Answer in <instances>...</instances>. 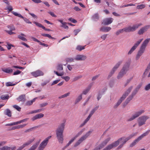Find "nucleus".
Returning <instances> with one entry per match:
<instances>
[{"label": "nucleus", "instance_id": "obj_1", "mask_svg": "<svg viewBox=\"0 0 150 150\" xmlns=\"http://www.w3.org/2000/svg\"><path fill=\"white\" fill-rule=\"evenodd\" d=\"M137 134V133H132L130 134L128 137L126 138L125 139L124 137H122L119 139L117 140L111 144L108 145L107 147L104 149L103 150H110L113 147H115L117 146L119 144V143L122 140V144L124 145L127 141H128L133 137L135 136Z\"/></svg>", "mask_w": 150, "mask_h": 150}, {"label": "nucleus", "instance_id": "obj_2", "mask_svg": "<svg viewBox=\"0 0 150 150\" xmlns=\"http://www.w3.org/2000/svg\"><path fill=\"white\" fill-rule=\"evenodd\" d=\"M66 120H64L63 122L61 123L56 129L55 133L59 143L62 144L64 141L63 133L65 129Z\"/></svg>", "mask_w": 150, "mask_h": 150}, {"label": "nucleus", "instance_id": "obj_3", "mask_svg": "<svg viewBox=\"0 0 150 150\" xmlns=\"http://www.w3.org/2000/svg\"><path fill=\"white\" fill-rule=\"evenodd\" d=\"M150 38L147 39L145 40L142 44L139 50L138 51L136 57V60H138L140 57L144 52L145 48L148 44Z\"/></svg>", "mask_w": 150, "mask_h": 150}, {"label": "nucleus", "instance_id": "obj_4", "mask_svg": "<svg viewBox=\"0 0 150 150\" xmlns=\"http://www.w3.org/2000/svg\"><path fill=\"white\" fill-rule=\"evenodd\" d=\"M141 87V85L139 84L135 88L132 92L131 94L126 100L123 103V107H125L131 100L137 94Z\"/></svg>", "mask_w": 150, "mask_h": 150}, {"label": "nucleus", "instance_id": "obj_5", "mask_svg": "<svg viewBox=\"0 0 150 150\" xmlns=\"http://www.w3.org/2000/svg\"><path fill=\"white\" fill-rule=\"evenodd\" d=\"M130 65V61H127L125 63L117 76V78L118 79L121 78L126 74L127 72L129 70Z\"/></svg>", "mask_w": 150, "mask_h": 150}, {"label": "nucleus", "instance_id": "obj_6", "mask_svg": "<svg viewBox=\"0 0 150 150\" xmlns=\"http://www.w3.org/2000/svg\"><path fill=\"white\" fill-rule=\"evenodd\" d=\"M133 88V86H131L129 87L123 94L122 97L118 100L117 103L120 105L122 101L126 98L131 92Z\"/></svg>", "mask_w": 150, "mask_h": 150}, {"label": "nucleus", "instance_id": "obj_7", "mask_svg": "<svg viewBox=\"0 0 150 150\" xmlns=\"http://www.w3.org/2000/svg\"><path fill=\"white\" fill-rule=\"evenodd\" d=\"M142 23L136 24L133 25L132 26H129L128 27H126L123 28L124 32H130L135 31L139 26L142 25Z\"/></svg>", "mask_w": 150, "mask_h": 150}, {"label": "nucleus", "instance_id": "obj_8", "mask_svg": "<svg viewBox=\"0 0 150 150\" xmlns=\"http://www.w3.org/2000/svg\"><path fill=\"white\" fill-rule=\"evenodd\" d=\"M150 132V130H149L146 132L144 133L141 136H139L130 145V147H132L135 146L138 142L140 140L142 139L143 138L147 135Z\"/></svg>", "mask_w": 150, "mask_h": 150}, {"label": "nucleus", "instance_id": "obj_9", "mask_svg": "<svg viewBox=\"0 0 150 150\" xmlns=\"http://www.w3.org/2000/svg\"><path fill=\"white\" fill-rule=\"evenodd\" d=\"M92 132V131H89L87 132L86 134L82 136L78 141L76 142L74 145V147H76L79 145L83 141L86 140L90 135Z\"/></svg>", "mask_w": 150, "mask_h": 150}, {"label": "nucleus", "instance_id": "obj_10", "mask_svg": "<svg viewBox=\"0 0 150 150\" xmlns=\"http://www.w3.org/2000/svg\"><path fill=\"white\" fill-rule=\"evenodd\" d=\"M149 118V117L147 115H143L139 117L137 120L139 126L140 127L145 125L146 121Z\"/></svg>", "mask_w": 150, "mask_h": 150}, {"label": "nucleus", "instance_id": "obj_11", "mask_svg": "<svg viewBox=\"0 0 150 150\" xmlns=\"http://www.w3.org/2000/svg\"><path fill=\"white\" fill-rule=\"evenodd\" d=\"M52 136H49L44 140L40 144L38 149L37 150H43L45 148L49 141V140L50 139Z\"/></svg>", "mask_w": 150, "mask_h": 150}, {"label": "nucleus", "instance_id": "obj_12", "mask_svg": "<svg viewBox=\"0 0 150 150\" xmlns=\"http://www.w3.org/2000/svg\"><path fill=\"white\" fill-rule=\"evenodd\" d=\"M52 136H49L44 140L40 144L38 149L37 150H43L45 148L49 141V140L50 139Z\"/></svg>", "mask_w": 150, "mask_h": 150}, {"label": "nucleus", "instance_id": "obj_13", "mask_svg": "<svg viewBox=\"0 0 150 150\" xmlns=\"http://www.w3.org/2000/svg\"><path fill=\"white\" fill-rule=\"evenodd\" d=\"M144 111L143 110H141L135 112V113L131 117L127 119V121L128 122H130L136 118H137L139 116L141 115L142 113H144Z\"/></svg>", "mask_w": 150, "mask_h": 150}, {"label": "nucleus", "instance_id": "obj_14", "mask_svg": "<svg viewBox=\"0 0 150 150\" xmlns=\"http://www.w3.org/2000/svg\"><path fill=\"white\" fill-rule=\"evenodd\" d=\"M122 61H120L118 62L113 68L111 71L109 73L108 76V79H109L112 76L113 74H114L115 71H116L117 69L119 67L120 65L122 64Z\"/></svg>", "mask_w": 150, "mask_h": 150}, {"label": "nucleus", "instance_id": "obj_15", "mask_svg": "<svg viewBox=\"0 0 150 150\" xmlns=\"http://www.w3.org/2000/svg\"><path fill=\"white\" fill-rule=\"evenodd\" d=\"M143 39H141L137 41V42L134 44V45L131 48L130 50L129 51L128 54H131L138 46L141 42L143 40Z\"/></svg>", "mask_w": 150, "mask_h": 150}, {"label": "nucleus", "instance_id": "obj_16", "mask_svg": "<svg viewBox=\"0 0 150 150\" xmlns=\"http://www.w3.org/2000/svg\"><path fill=\"white\" fill-rule=\"evenodd\" d=\"M54 73L56 74L58 76H62L61 78L64 79L66 81H68L70 79V78L69 76H62L64 74V72L63 71H62V72H60V73H59L57 71H54Z\"/></svg>", "mask_w": 150, "mask_h": 150}, {"label": "nucleus", "instance_id": "obj_17", "mask_svg": "<svg viewBox=\"0 0 150 150\" xmlns=\"http://www.w3.org/2000/svg\"><path fill=\"white\" fill-rule=\"evenodd\" d=\"M12 13L15 16H18L19 17L23 19L24 21L26 23H31V22H30L28 19L25 18L23 17V16L21 14H18V13L13 11H12Z\"/></svg>", "mask_w": 150, "mask_h": 150}, {"label": "nucleus", "instance_id": "obj_18", "mask_svg": "<svg viewBox=\"0 0 150 150\" xmlns=\"http://www.w3.org/2000/svg\"><path fill=\"white\" fill-rule=\"evenodd\" d=\"M113 19L111 18H107L103 20L102 24L104 25H108L111 24L113 21Z\"/></svg>", "mask_w": 150, "mask_h": 150}, {"label": "nucleus", "instance_id": "obj_19", "mask_svg": "<svg viewBox=\"0 0 150 150\" xmlns=\"http://www.w3.org/2000/svg\"><path fill=\"white\" fill-rule=\"evenodd\" d=\"M31 74L33 76L35 77L43 76L44 75L42 71L39 70L32 72Z\"/></svg>", "mask_w": 150, "mask_h": 150}, {"label": "nucleus", "instance_id": "obj_20", "mask_svg": "<svg viewBox=\"0 0 150 150\" xmlns=\"http://www.w3.org/2000/svg\"><path fill=\"white\" fill-rule=\"evenodd\" d=\"M34 140V139H31L29 140L28 142L24 144L23 145L19 147L16 150H22L26 146L32 143Z\"/></svg>", "mask_w": 150, "mask_h": 150}, {"label": "nucleus", "instance_id": "obj_21", "mask_svg": "<svg viewBox=\"0 0 150 150\" xmlns=\"http://www.w3.org/2000/svg\"><path fill=\"white\" fill-rule=\"evenodd\" d=\"M150 27V25L145 26L140 29L138 32V34L140 35H142Z\"/></svg>", "mask_w": 150, "mask_h": 150}, {"label": "nucleus", "instance_id": "obj_22", "mask_svg": "<svg viewBox=\"0 0 150 150\" xmlns=\"http://www.w3.org/2000/svg\"><path fill=\"white\" fill-rule=\"evenodd\" d=\"M87 58L86 56L83 55H77L75 58V59L77 61L84 60Z\"/></svg>", "mask_w": 150, "mask_h": 150}, {"label": "nucleus", "instance_id": "obj_23", "mask_svg": "<svg viewBox=\"0 0 150 150\" xmlns=\"http://www.w3.org/2000/svg\"><path fill=\"white\" fill-rule=\"evenodd\" d=\"M110 138L109 137L105 139L98 146L100 148V149H102L103 147L105 146L107 143L109 142L110 140Z\"/></svg>", "mask_w": 150, "mask_h": 150}, {"label": "nucleus", "instance_id": "obj_24", "mask_svg": "<svg viewBox=\"0 0 150 150\" xmlns=\"http://www.w3.org/2000/svg\"><path fill=\"white\" fill-rule=\"evenodd\" d=\"M110 138L109 137L105 139L98 146L100 148V149H102L103 147L105 146L107 143L109 142L110 140Z\"/></svg>", "mask_w": 150, "mask_h": 150}, {"label": "nucleus", "instance_id": "obj_25", "mask_svg": "<svg viewBox=\"0 0 150 150\" xmlns=\"http://www.w3.org/2000/svg\"><path fill=\"white\" fill-rule=\"evenodd\" d=\"M110 138L109 137L105 139L98 146L100 148V149H102L103 147L105 146L107 143L109 142L110 140Z\"/></svg>", "mask_w": 150, "mask_h": 150}, {"label": "nucleus", "instance_id": "obj_26", "mask_svg": "<svg viewBox=\"0 0 150 150\" xmlns=\"http://www.w3.org/2000/svg\"><path fill=\"white\" fill-rule=\"evenodd\" d=\"M44 116V115L43 114L41 113H39L33 117L32 118L31 120L33 121L42 118Z\"/></svg>", "mask_w": 150, "mask_h": 150}, {"label": "nucleus", "instance_id": "obj_27", "mask_svg": "<svg viewBox=\"0 0 150 150\" xmlns=\"http://www.w3.org/2000/svg\"><path fill=\"white\" fill-rule=\"evenodd\" d=\"M99 108V106H98L92 109L89 115L87 118V119L89 120H90L91 117L92 116L93 114L95 113V112Z\"/></svg>", "mask_w": 150, "mask_h": 150}, {"label": "nucleus", "instance_id": "obj_28", "mask_svg": "<svg viewBox=\"0 0 150 150\" xmlns=\"http://www.w3.org/2000/svg\"><path fill=\"white\" fill-rule=\"evenodd\" d=\"M17 99L19 101L25 102L26 100L25 95L23 94L20 96Z\"/></svg>", "mask_w": 150, "mask_h": 150}, {"label": "nucleus", "instance_id": "obj_29", "mask_svg": "<svg viewBox=\"0 0 150 150\" xmlns=\"http://www.w3.org/2000/svg\"><path fill=\"white\" fill-rule=\"evenodd\" d=\"M111 28L109 27H103L100 29V30L103 32H108L111 29Z\"/></svg>", "mask_w": 150, "mask_h": 150}, {"label": "nucleus", "instance_id": "obj_30", "mask_svg": "<svg viewBox=\"0 0 150 150\" xmlns=\"http://www.w3.org/2000/svg\"><path fill=\"white\" fill-rule=\"evenodd\" d=\"M37 98H35L31 100H28L25 103V105L26 106H30L32 105L33 103L35 102Z\"/></svg>", "mask_w": 150, "mask_h": 150}, {"label": "nucleus", "instance_id": "obj_31", "mask_svg": "<svg viewBox=\"0 0 150 150\" xmlns=\"http://www.w3.org/2000/svg\"><path fill=\"white\" fill-rule=\"evenodd\" d=\"M150 69V61L149 64H148L146 68L145 69V71L143 74V75L145 76L148 73V72L149 71Z\"/></svg>", "mask_w": 150, "mask_h": 150}, {"label": "nucleus", "instance_id": "obj_32", "mask_svg": "<svg viewBox=\"0 0 150 150\" xmlns=\"http://www.w3.org/2000/svg\"><path fill=\"white\" fill-rule=\"evenodd\" d=\"M4 114L9 117H11V111L8 109H6L4 112Z\"/></svg>", "mask_w": 150, "mask_h": 150}, {"label": "nucleus", "instance_id": "obj_33", "mask_svg": "<svg viewBox=\"0 0 150 150\" xmlns=\"http://www.w3.org/2000/svg\"><path fill=\"white\" fill-rule=\"evenodd\" d=\"M39 144V142L33 144L30 149V150H35L38 146Z\"/></svg>", "mask_w": 150, "mask_h": 150}, {"label": "nucleus", "instance_id": "obj_34", "mask_svg": "<svg viewBox=\"0 0 150 150\" xmlns=\"http://www.w3.org/2000/svg\"><path fill=\"white\" fill-rule=\"evenodd\" d=\"M2 71L6 73H10L13 72V70L12 69H10L9 68H8L4 69H3Z\"/></svg>", "mask_w": 150, "mask_h": 150}, {"label": "nucleus", "instance_id": "obj_35", "mask_svg": "<svg viewBox=\"0 0 150 150\" xmlns=\"http://www.w3.org/2000/svg\"><path fill=\"white\" fill-rule=\"evenodd\" d=\"M21 35H18V37L19 39H21V40L24 41H27V39L24 37H23V36H25L23 34L21 33Z\"/></svg>", "mask_w": 150, "mask_h": 150}, {"label": "nucleus", "instance_id": "obj_36", "mask_svg": "<svg viewBox=\"0 0 150 150\" xmlns=\"http://www.w3.org/2000/svg\"><path fill=\"white\" fill-rule=\"evenodd\" d=\"M85 46H82L80 45H78L76 47V49L79 51H81L82 50L85 49Z\"/></svg>", "mask_w": 150, "mask_h": 150}, {"label": "nucleus", "instance_id": "obj_37", "mask_svg": "<svg viewBox=\"0 0 150 150\" xmlns=\"http://www.w3.org/2000/svg\"><path fill=\"white\" fill-rule=\"evenodd\" d=\"M74 59L75 58L71 57L67 58L65 59V60L67 62H74Z\"/></svg>", "mask_w": 150, "mask_h": 150}, {"label": "nucleus", "instance_id": "obj_38", "mask_svg": "<svg viewBox=\"0 0 150 150\" xmlns=\"http://www.w3.org/2000/svg\"><path fill=\"white\" fill-rule=\"evenodd\" d=\"M99 18L98 14L96 13L92 17V18L95 21L98 20Z\"/></svg>", "mask_w": 150, "mask_h": 150}, {"label": "nucleus", "instance_id": "obj_39", "mask_svg": "<svg viewBox=\"0 0 150 150\" xmlns=\"http://www.w3.org/2000/svg\"><path fill=\"white\" fill-rule=\"evenodd\" d=\"M82 94L79 95L75 100V104H76L82 99Z\"/></svg>", "mask_w": 150, "mask_h": 150}, {"label": "nucleus", "instance_id": "obj_40", "mask_svg": "<svg viewBox=\"0 0 150 150\" xmlns=\"http://www.w3.org/2000/svg\"><path fill=\"white\" fill-rule=\"evenodd\" d=\"M7 28L10 30L13 31L15 30L14 26L13 24H11L7 26Z\"/></svg>", "mask_w": 150, "mask_h": 150}, {"label": "nucleus", "instance_id": "obj_41", "mask_svg": "<svg viewBox=\"0 0 150 150\" xmlns=\"http://www.w3.org/2000/svg\"><path fill=\"white\" fill-rule=\"evenodd\" d=\"M20 124V121L12 123L10 124H8L6 125V126H13L18 124Z\"/></svg>", "mask_w": 150, "mask_h": 150}, {"label": "nucleus", "instance_id": "obj_42", "mask_svg": "<svg viewBox=\"0 0 150 150\" xmlns=\"http://www.w3.org/2000/svg\"><path fill=\"white\" fill-rule=\"evenodd\" d=\"M9 96L8 94L6 95H2L1 96V98L3 100H6L8 98Z\"/></svg>", "mask_w": 150, "mask_h": 150}, {"label": "nucleus", "instance_id": "obj_43", "mask_svg": "<svg viewBox=\"0 0 150 150\" xmlns=\"http://www.w3.org/2000/svg\"><path fill=\"white\" fill-rule=\"evenodd\" d=\"M57 69L59 71H60L61 70H63V67L62 65L61 64H58L57 67Z\"/></svg>", "mask_w": 150, "mask_h": 150}, {"label": "nucleus", "instance_id": "obj_44", "mask_svg": "<svg viewBox=\"0 0 150 150\" xmlns=\"http://www.w3.org/2000/svg\"><path fill=\"white\" fill-rule=\"evenodd\" d=\"M70 94V93L69 92H68L66 93H65L62 95L61 96L59 97H58L59 99H61L63 98H64L65 97H66L67 96H69Z\"/></svg>", "mask_w": 150, "mask_h": 150}, {"label": "nucleus", "instance_id": "obj_45", "mask_svg": "<svg viewBox=\"0 0 150 150\" xmlns=\"http://www.w3.org/2000/svg\"><path fill=\"white\" fill-rule=\"evenodd\" d=\"M90 88H91L90 87H88L87 88L83 91V93L81 94H86L89 92L90 89Z\"/></svg>", "mask_w": 150, "mask_h": 150}, {"label": "nucleus", "instance_id": "obj_46", "mask_svg": "<svg viewBox=\"0 0 150 150\" xmlns=\"http://www.w3.org/2000/svg\"><path fill=\"white\" fill-rule=\"evenodd\" d=\"M33 23L35 24L37 26L42 28V29H43L44 27L43 25H42L41 23H38L36 22H34Z\"/></svg>", "mask_w": 150, "mask_h": 150}, {"label": "nucleus", "instance_id": "obj_47", "mask_svg": "<svg viewBox=\"0 0 150 150\" xmlns=\"http://www.w3.org/2000/svg\"><path fill=\"white\" fill-rule=\"evenodd\" d=\"M31 38L35 42H36L39 43L40 45H42V44L43 43L41 42L40 41L38 40L37 39L35 38H34L32 37H31Z\"/></svg>", "mask_w": 150, "mask_h": 150}, {"label": "nucleus", "instance_id": "obj_48", "mask_svg": "<svg viewBox=\"0 0 150 150\" xmlns=\"http://www.w3.org/2000/svg\"><path fill=\"white\" fill-rule=\"evenodd\" d=\"M31 38L35 42H36L39 43L40 45H42V44L43 43L41 42L40 41L38 40L37 39L35 38H34L32 37H31Z\"/></svg>", "mask_w": 150, "mask_h": 150}, {"label": "nucleus", "instance_id": "obj_49", "mask_svg": "<svg viewBox=\"0 0 150 150\" xmlns=\"http://www.w3.org/2000/svg\"><path fill=\"white\" fill-rule=\"evenodd\" d=\"M82 76L81 75H80L79 76H77L75 77L73 79V81H76L78 80L80 78H82Z\"/></svg>", "mask_w": 150, "mask_h": 150}, {"label": "nucleus", "instance_id": "obj_50", "mask_svg": "<svg viewBox=\"0 0 150 150\" xmlns=\"http://www.w3.org/2000/svg\"><path fill=\"white\" fill-rule=\"evenodd\" d=\"M133 78V77H131L127 80L126 82L124 85L125 86H126L131 81L132 79Z\"/></svg>", "mask_w": 150, "mask_h": 150}, {"label": "nucleus", "instance_id": "obj_51", "mask_svg": "<svg viewBox=\"0 0 150 150\" xmlns=\"http://www.w3.org/2000/svg\"><path fill=\"white\" fill-rule=\"evenodd\" d=\"M123 29H122L118 30L115 33L117 35H118L120 33H122L124 32Z\"/></svg>", "mask_w": 150, "mask_h": 150}, {"label": "nucleus", "instance_id": "obj_52", "mask_svg": "<svg viewBox=\"0 0 150 150\" xmlns=\"http://www.w3.org/2000/svg\"><path fill=\"white\" fill-rule=\"evenodd\" d=\"M145 7V5L144 4H141L140 5H138L137 6V8L138 9H142L144 8Z\"/></svg>", "mask_w": 150, "mask_h": 150}, {"label": "nucleus", "instance_id": "obj_53", "mask_svg": "<svg viewBox=\"0 0 150 150\" xmlns=\"http://www.w3.org/2000/svg\"><path fill=\"white\" fill-rule=\"evenodd\" d=\"M88 120H89L87 119V118H86V119H85V120L81 124V125L80 126V127H81L85 125V124L88 122Z\"/></svg>", "mask_w": 150, "mask_h": 150}, {"label": "nucleus", "instance_id": "obj_54", "mask_svg": "<svg viewBox=\"0 0 150 150\" xmlns=\"http://www.w3.org/2000/svg\"><path fill=\"white\" fill-rule=\"evenodd\" d=\"M67 23L66 22H64L63 23L62 25L61 26V27L64 28L65 29H68V27L67 25Z\"/></svg>", "mask_w": 150, "mask_h": 150}, {"label": "nucleus", "instance_id": "obj_55", "mask_svg": "<svg viewBox=\"0 0 150 150\" xmlns=\"http://www.w3.org/2000/svg\"><path fill=\"white\" fill-rule=\"evenodd\" d=\"M13 107L19 111H20L21 110V108L19 106L17 105H13Z\"/></svg>", "mask_w": 150, "mask_h": 150}, {"label": "nucleus", "instance_id": "obj_56", "mask_svg": "<svg viewBox=\"0 0 150 150\" xmlns=\"http://www.w3.org/2000/svg\"><path fill=\"white\" fill-rule=\"evenodd\" d=\"M38 126H35V127H32V128H30L29 129H28L27 130H25V132L27 133V132L31 131L32 130H33V129L37 128H38Z\"/></svg>", "mask_w": 150, "mask_h": 150}, {"label": "nucleus", "instance_id": "obj_57", "mask_svg": "<svg viewBox=\"0 0 150 150\" xmlns=\"http://www.w3.org/2000/svg\"><path fill=\"white\" fill-rule=\"evenodd\" d=\"M6 84L7 86H12L15 85V84H13L11 82H7Z\"/></svg>", "mask_w": 150, "mask_h": 150}, {"label": "nucleus", "instance_id": "obj_58", "mask_svg": "<svg viewBox=\"0 0 150 150\" xmlns=\"http://www.w3.org/2000/svg\"><path fill=\"white\" fill-rule=\"evenodd\" d=\"M26 125H27L26 124H23L22 125H18L16 126L17 129H20V128H22L23 127H25Z\"/></svg>", "mask_w": 150, "mask_h": 150}, {"label": "nucleus", "instance_id": "obj_59", "mask_svg": "<svg viewBox=\"0 0 150 150\" xmlns=\"http://www.w3.org/2000/svg\"><path fill=\"white\" fill-rule=\"evenodd\" d=\"M100 74H98L93 76L92 79V81H94L97 79L100 76Z\"/></svg>", "mask_w": 150, "mask_h": 150}, {"label": "nucleus", "instance_id": "obj_60", "mask_svg": "<svg viewBox=\"0 0 150 150\" xmlns=\"http://www.w3.org/2000/svg\"><path fill=\"white\" fill-rule=\"evenodd\" d=\"M6 46L8 49V50H9L11 49V47H14V46L11 44H10L8 43H7V45H6Z\"/></svg>", "mask_w": 150, "mask_h": 150}, {"label": "nucleus", "instance_id": "obj_61", "mask_svg": "<svg viewBox=\"0 0 150 150\" xmlns=\"http://www.w3.org/2000/svg\"><path fill=\"white\" fill-rule=\"evenodd\" d=\"M68 20L74 23H76L77 22L76 20L75 19L72 18H69L68 19Z\"/></svg>", "mask_w": 150, "mask_h": 150}, {"label": "nucleus", "instance_id": "obj_62", "mask_svg": "<svg viewBox=\"0 0 150 150\" xmlns=\"http://www.w3.org/2000/svg\"><path fill=\"white\" fill-rule=\"evenodd\" d=\"M144 89L146 91H148L150 89V83L147 85L145 86Z\"/></svg>", "mask_w": 150, "mask_h": 150}, {"label": "nucleus", "instance_id": "obj_63", "mask_svg": "<svg viewBox=\"0 0 150 150\" xmlns=\"http://www.w3.org/2000/svg\"><path fill=\"white\" fill-rule=\"evenodd\" d=\"M48 105V103H45L41 104H40V107L41 108H42L45 107Z\"/></svg>", "mask_w": 150, "mask_h": 150}, {"label": "nucleus", "instance_id": "obj_64", "mask_svg": "<svg viewBox=\"0 0 150 150\" xmlns=\"http://www.w3.org/2000/svg\"><path fill=\"white\" fill-rule=\"evenodd\" d=\"M7 9L9 11H11L13 10V8L11 6H8L7 7Z\"/></svg>", "mask_w": 150, "mask_h": 150}]
</instances>
